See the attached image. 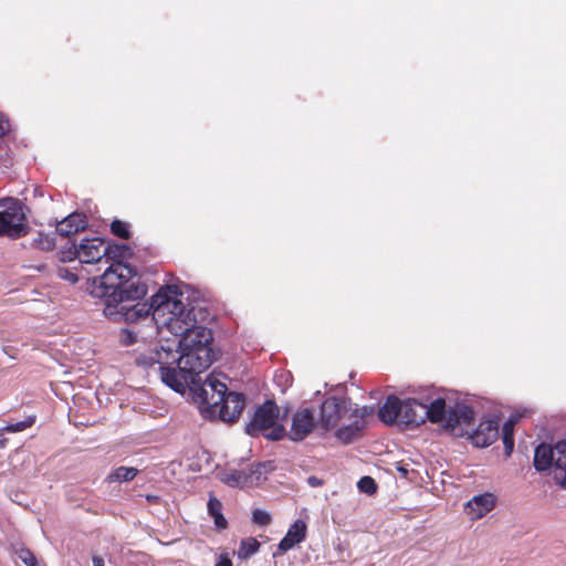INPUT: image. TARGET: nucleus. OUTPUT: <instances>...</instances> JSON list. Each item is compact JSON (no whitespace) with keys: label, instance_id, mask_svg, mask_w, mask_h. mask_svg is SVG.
<instances>
[{"label":"nucleus","instance_id":"f257e3e1","mask_svg":"<svg viewBox=\"0 0 566 566\" xmlns=\"http://www.w3.org/2000/svg\"><path fill=\"white\" fill-rule=\"evenodd\" d=\"M212 340L211 332L191 353L178 355L174 346H167L142 356L138 361L146 367L158 365L161 381L175 392L184 395L188 389L192 400L202 406L205 417L218 415L222 421L234 422L244 408V395L228 391L226 384L212 376L205 381L200 377L214 360Z\"/></svg>","mask_w":566,"mask_h":566},{"label":"nucleus","instance_id":"f03ea898","mask_svg":"<svg viewBox=\"0 0 566 566\" xmlns=\"http://www.w3.org/2000/svg\"><path fill=\"white\" fill-rule=\"evenodd\" d=\"M144 296L145 295H140L134 298L123 297V300L116 303H109V313L107 298L99 297L104 302V314L107 317L145 326L146 332L144 337H156L163 327L178 337V340L157 344L147 352L137 355L135 361L138 366L147 369L148 367L140 364L138 358L153 350H158L160 347L174 346L178 350V355H184L188 352H193L203 338L210 337L211 329L197 324L195 306L185 305L182 303V292L178 285L161 286L158 292L151 296L150 303L137 302L133 305L127 304L128 302L142 300Z\"/></svg>","mask_w":566,"mask_h":566},{"label":"nucleus","instance_id":"7ed1b4c3","mask_svg":"<svg viewBox=\"0 0 566 566\" xmlns=\"http://www.w3.org/2000/svg\"><path fill=\"white\" fill-rule=\"evenodd\" d=\"M106 250V262L109 260L114 262L98 279L93 280L90 293L93 297H106L109 312V303H116L123 297L134 298L146 295L147 286L140 282L136 271L124 262L133 255L130 247L125 243H107Z\"/></svg>","mask_w":566,"mask_h":566},{"label":"nucleus","instance_id":"20e7f679","mask_svg":"<svg viewBox=\"0 0 566 566\" xmlns=\"http://www.w3.org/2000/svg\"><path fill=\"white\" fill-rule=\"evenodd\" d=\"M427 420L432 423H443L449 430L459 426H472L474 423V411L464 400L457 399L453 403H447V399L438 397L432 401H424Z\"/></svg>","mask_w":566,"mask_h":566},{"label":"nucleus","instance_id":"39448f33","mask_svg":"<svg viewBox=\"0 0 566 566\" xmlns=\"http://www.w3.org/2000/svg\"><path fill=\"white\" fill-rule=\"evenodd\" d=\"M279 407L273 400L258 406L252 419L245 426V433L251 437L263 436L270 441H279L285 436V428L277 423Z\"/></svg>","mask_w":566,"mask_h":566},{"label":"nucleus","instance_id":"423d86ee","mask_svg":"<svg viewBox=\"0 0 566 566\" xmlns=\"http://www.w3.org/2000/svg\"><path fill=\"white\" fill-rule=\"evenodd\" d=\"M0 237L17 240L30 232L27 206L18 198H0Z\"/></svg>","mask_w":566,"mask_h":566},{"label":"nucleus","instance_id":"0eeeda50","mask_svg":"<svg viewBox=\"0 0 566 566\" xmlns=\"http://www.w3.org/2000/svg\"><path fill=\"white\" fill-rule=\"evenodd\" d=\"M352 401L346 397L331 396L324 399L319 407L317 429L326 433L334 429L350 410Z\"/></svg>","mask_w":566,"mask_h":566},{"label":"nucleus","instance_id":"6e6552de","mask_svg":"<svg viewBox=\"0 0 566 566\" xmlns=\"http://www.w3.org/2000/svg\"><path fill=\"white\" fill-rule=\"evenodd\" d=\"M63 260L78 259L81 263H98L107 254L106 242L102 238H84L80 243L73 242L67 251H63Z\"/></svg>","mask_w":566,"mask_h":566},{"label":"nucleus","instance_id":"1a4fd4ad","mask_svg":"<svg viewBox=\"0 0 566 566\" xmlns=\"http://www.w3.org/2000/svg\"><path fill=\"white\" fill-rule=\"evenodd\" d=\"M314 429H317L314 411L311 408H300L292 417L289 437L292 441L304 440Z\"/></svg>","mask_w":566,"mask_h":566},{"label":"nucleus","instance_id":"9d476101","mask_svg":"<svg viewBox=\"0 0 566 566\" xmlns=\"http://www.w3.org/2000/svg\"><path fill=\"white\" fill-rule=\"evenodd\" d=\"M427 420V412H424V402L416 398H408L402 400L400 424L406 427H418Z\"/></svg>","mask_w":566,"mask_h":566},{"label":"nucleus","instance_id":"9b49d317","mask_svg":"<svg viewBox=\"0 0 566 566\" xmlns=\"http://www.w3.org/2000/svg\"><path fill=\"white\" fill-rule=\"evenodd\" d=\"M499 437V422L495 419H488L480 422L472 436L473 443L478 447H489Z\"/></svg>","mask_w":566,"mask_h":566},{"label":"nucleus","instance_id":"f8f14e48","mask_svg":"<svg viewBox=\"0 0 566 566\" xmlns=\"http://www.w3.org/2000/svg\"><path fill=\"white\" fill-rule=\"evenodd\" d=\"M307 526L304 521L296 520L287 530L285 536L280 541L277 549L280 553H286L295 545L306 538Z\"/></svg>","mask_w":566,"mask_h":566},{"label":"nucleus","instance_id":"ddd939ff","mask_svg":"<svg viewBox=\"0 0 566 566\" xmlns=\"http://www.w3.org/2000/svg\"><path fill=\"white\" fill-rule=\"evenodd\" d=\"M495 506V496L492 493H484L473 496L467 503L468 513L473 520H478L491 512Z\"/></svg>","mask_w":566,"mask_h":566},{"label":"nucleus","instance_id":"4468645a","mask_svg":"<svg viewBox=\"0 0 566 566\" xmlns=\"http://www.w3.org/2000/svg\"><path fill=\"white\" fill-rule=\"evenodd\" d=\"M402 400L395 395H389L378 410L379 419L386 424L400 423Z\"/></svg>","mask_w":566,"mask_h":566},{"label":"nucleus","instance_id":"2eb2a0df","mask_svg":"<svg viewBox=\"0 0 566 566\" xmlns=\"http://www.w3.org/2000/svg\"><path fill=\"white\" fill-rule=\"evenodd\" d=\"M87 221L83 213L73 212L56 224V232L61 237L76 234L86 228Z\"/></svg>","mask_w":566,"mask_h":566},{"label":"nucleus","instance_id":"dca6fc26","mask_svg":"<svg viewBox=\"0 0 566 566\" xmlns=\"http://www.w3.org/2000/svg\"><path fill=\"white\" fill-rule=\"evenodd\" d=\"M365 426L366 421L352 419L349 423L340 426L338 429H336L334 436L339 442L347 446L353 443L361 436V431L364 430Z\"/></svg>","mask_w":566,"mask_h":566},{"label":"nucleus","instance_id":"f3484780","mask_svg":"<svg viewBox=\"0 0 566 566\" xmlns=\"http://www.w3.org/2000/svg\"><path fill=\"white\" fill-rule=\"evenodd\" d=\"M555 451L552 446L541 443L535 448L533 464L536 471L542 472L555 464Z\"/></svg>","mask_w":566,"mask_h":566},{"label":"nucleus","instance_id":"a211bd4d","mask_svg":"<svg viewBox=\"0 0 566 566\" xmlns=\"http://www.w3.org/2000/svg\"><path fill=\"white\" fill-rule=\"evenodd\" d=\"M220 480L232 488H243L250 484L248 472L244 470H228L221 473Z\"/></svg>","mask_w":566,"mask_h":566},{"label":"nucleus","instance_id":"6ab92c4d","mask_svg":"<svg viewBox=\"0 0 566 566\" xmlns=\"http://www.w3.org/2000/svg\"><path fill=\"white\" fill-rule=\"evenodd\" d=\"M208 513L213 518V523L218 530L227 528L228 522L222 514V503L214 496L209 497Z\"/></svg>","mask_w":566,"mask_h":566},{"label":"nucleus","instance_id":"aec40b11","mask_svg":"<svg viewBox=\"0 0 566 566\" xmlns=\"http://www.w3.org/2000/svg\"><path fill=\"white\" fill-rule=\"evenodd\" d=\"M274 469H275V464L271 460L254 463L247 471L249 480H250V484L253 483L254 481L259 482L262 479H265V474L272 472Z\"/></svg>","mask_w":566,"mask_h":566},{"label":"nucleus","instance_id":"412c9836","mask_svg":"<svg viewBox=\"0 0 566 566\" xmlns=\"http://www.w3.org/2000/svg\"><path fill=\"white\" fill-rule=\"evenodd\" d=\"M56 235H59L56 230L49 233H39L38 238L33 239L31 247L42 251H51L55 248Z\"/></svg>","mask_w":566,"mask_h":566},{"label":"nucleus","instance_id":"4be33fe9","mask_svg":"<svg viewBox=\"0 0 566 566\" xmlns=\"http://www.w3.org/2000/svg\"><path fill=\"white\" fill-rule=\"evenodd\" d=\"M260 548V543L254 537L244 538L240 542L237 556L239 559L245 560L254 555Z\"/></svg>","mask_w":566,"mask_h":566},{"label":"nucleus","instance_id":"5701e85b","mask_svg":"<svg viewBox=\"0 0 566 566\" xmlns=\"http://www.w3.org/2000/svg\"><path fill=\"white\" fill-rule=\"evenodd\" d=\"M138 470L133 467H118L109 474L111 481L129 482L135 479Z\"/></svg>","mask_w":566,"mask_h":566},{"label":"nucleus","instance_id":"b1692460","mask_svg":"<svg viewBox=\"0 0 566 566\" xmlns=\"http://www.w3.org/2000/svg\"><path fill=\"white\" fill-rule=\"evenodd\" d=\"M34 422H35V416H29L22 421H17L14 423H8L7 426L0 428V434H2L4 432H10V433L21 432V431L30 428L31 426H33Z\"/></svg>","mask_w":566,"mask_h":566},{"label":"nucleus","instance_id":"393cba45","mask_svg":"<svg viewBox=\"0 0 566 566\" xmlns=\"http://www.w3.org/2000/svg\"><path fill=\"white\" fill-rule=\"evenodd\" d=\"M553 479L562 489H566V459L555 460L553 465Z\"/></svg>","mask_w":566,"mask_h":566},{"label":"nucleus","instance_id":"a878e982","mask_svg":"<svg viewBox=\"0 0 566 566\" xmlns=\"http://www.w3.org/2000/svg\"><path fill=\"white\" fill-rule=\"evenodd\" d=\"M111 231L114 235H116L120 239H128L130 235L128 223H126L122 220H118V219H115L111 223Z\"/></svg>","mask_w":566,"mask_h":566},{"label":"nucleus","instance_id":"bb28decb","mask_svg":"<svg viewBox=\"0 0 566 566\" xmlns=\"http://www.w3.org/2000/svg\"><path fill=\"white\" fill-rule=\"evenodd\" d=\"M357 488L361 493L373 495L377 491V483L371 476L365 475L359 479Z\"/></svg>","mask_w":566,"mask_h":566},{"label":"nucleus","instance_id":"cd10ccee","mask_svg":"<svg viewBox=\"0 0 566 566\" xmlns=\"http://www.w3.org/2000/svg\"><path fill=\"white\" fill-rule=\"evenodd\" d=\"M15 555L27 566H34L38 560L34 554L25 546L21 545L14 548Z\"/></svg>","mask_w":566,"mask_h":566},{"label":"nucleus","instance_id":"c85d7f7f","mask_svg":"<svg viewBox=\"0 0 566 566\" xmlns=\"http://www.w3.org/2000/svg\"><path fill=\"white\" fill-rule=\"evenodd\" d=\"M145 333H143L139 328L138 329H122L120 332V343L124 346H130L137 342L138 336Z\"/></svg>","mask_w":566,"mask_h":566},{"label":"nucleus","instance_id":"c756f323","mask_svg":"<svg viewBox=\"0 0 566 566\" xmlns=\"http://www.w3.org/2000/svg\"><path fill=\"white\" fill-rule=\"evenodd\" d=\"M521 417V413H512L510 416L502 427V437H514V428Z\"/></svg>","mask_w":566,"mask_h":566},{"label":"nucleus","instance_id":"7c9ffc66","mask_svg":"<svg viewBox=\"0 0 566 566\" xmlns=\"http://www.w3.org/2000/svg\"><path fill=\"white\" fill-rule=\"evenodd\" d=\"M348 413H349V419L365 421L366 417L373 413V408L367 407V406L359 408L357 405H355V408H353V403H352L350 410Z\"/></svg>","mask_w":566,"mask_h":566},{"label":"nucleus","instance_id":"2f4dec72","mask_svg":"<svg viewBox=\"0 0 566 566\" xmlns=\"http://www.w3.org/2000/svg\"><path fill=\"white\" fill-rule=\"evenodd\" d=\"M271 520V514L264 510L255 509L252 512V522L259 526H268Z\"/></svg>","mask_w":566,"mask_h":566},{"label":"nucleus","instance_id":"473e14b6","mask_svg":"<svg viewBox=\"0 0 566 566\" xmlns=\"http://www.w3.org/2000/svg\"><path fill=\"white\" fill-rule=\"evenodd\" d=\"M555 451V460H565L566 459V440H560L552 447Z\"/></svg>","mask_w":566,"mask_h":566},{"label":"nucleus","instance_id":"72a5a7b5","mask_svg":"<svg viewBox=\"0 0 566 566\" xmlns=\"http://www.w3.org/2000/svg\"><path fill=\"white\" fill-rule=\"evenodd\" d=\"M505 455L510 457L514 450V437H502Z\"/></svg>","mask_w":566,"mask_h":566},{"label":"nucleus","instance_id":"f704fd0d","mask_svg":"<svg viewBox=\"0 0 566 566\" xmlns=\"http://www.w3.org/2000/svg\"><path fill=\"white\" fill-rule=\"evenodd\" d=\"M10 130L9 122L0 114V137L4 136Z\"/></svg>","mask_w":566,"mask_h":566},{"label":"nucleus","instance_id":"c9c22d12","mask_svg":"<svg viewBox=\"0 0 566 566\" xmlns=\"http://www.w3.org/2000/svg\"><path fill=\"white\" fill-rule=\"evenodd\" d=\"M396 470L400 473L401 478H408L409 469L407 464L401 462L396 463Z\"/></svg>","mask_w":566,"mask_h":566},{"label":"nucleus","instance_id":"e433bc0d","mask_svg":"<svg viewBox=\"0 0 566 566\" xmlns=\"http://www.w3.org/2000/svg\"><path fill=\"white\" fill-rule=\"evenodd\" d=\"M65 274H60L61 277L65 279L66 281L71 283H76L78 281L77 274L69 272L67 270H64Z\"/></svg>","mask_w":566,"mask_h":566},{"label":"nucleus","instance_id":"4c0bfd02","mask_svg":"<svg viewBox=\"0 0 566 566\" xmlns=\"http://www.w3.org/2000/svg\"><path fill=\"white\" fill-rule=\"evenodd\" d=\"M307 483L312 488H317V486H321L323 484V480L315 476V475H311L307 478Z\"/></svg>","mask_w":566,"mask_h":566},{"label":"nucleus","instance_id":"58836bf2","mask_svg":"<svg viewBox=\"0 0 566 566\" xmlns=\"http://www.w3.org/2000/svg\"><path fill=\"white\" fill-rule=\"evenodd\" d=\"M216 566H232L231 559L228 557V555L222 554L220 555Z\"/></svg>","mask_w":566,"mask_h":566},{"label":"nucleus","instance_id":"ea45409f","mask_svg":"<svg viewBox=\"0 0 566 566\" xmlns=\"http://www.w3.org/2000/svg\"><path fill=\"white\" fill-rule=\"evenodd\" d=\"M145 497L146 501L151 504H159L161 502V497L156 494H147Z\"/></svg>","mask_w":566,"mask_h":566},{"label":"nucleus","instance_id":"a19ab883","mask_svg":"<svg viewBox=\"0 0 566 566\" xmlns=\"http://www.w3.org/2000/svg\"><path fill=\"white\" fill-rule=\"evenodd\" d=\"M92 562L93 566H104V559L101 556L94 555Z\"/></svg>","mask_w":566,"mask_h":566},{"label":"nucleus","instance_id":"79ce46f5","mask_svg":"<svg viewBox=\"0 0 566 566\" xmlns=\"http://www.w3.org/2000/svg\"><path fill=\"white\" fill-rule=\"evenodd\" d=\"M7 439H0V448H4Z\"/></svg>","mask_w":566,"mask_h":566}]
</instances>
